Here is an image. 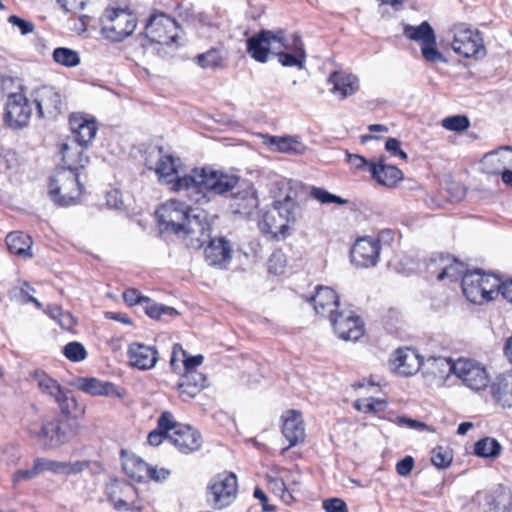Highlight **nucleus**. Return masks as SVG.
<instances>
[{"instance_id": "f257e3e1", "label": "nucleus", "mask_w": 512, "mask_h": 512, "mask_svg": "<svg viewBox=\"0 0 512 512\" xmlns=\"http://www.w3.org/2000/svg\"><path fill=\"white\" fill-rule=\"evenodd\" d=\"M164 230L182 239L186 247L198 250L205 247V261L209 266L225 268L231 259V246L224 238H211V226L207 213L193 208L181 199H171L158 210Z\"/></svg>"}, {"instance_id": "f03ea898", "label": "nucleus", "mask_w": 512, "mask_h": 512, "mask_svg": "<svg viewBox=\"0 0 512 512\" xmlns=\"http://www.w3.org/2000/svg\"><path fill=\"white\" fill-rule=\"evenodd\" d=\"M239 178L208 168L194 169L192 175L177 177L173 190L187 197L191 202L201 203L207 200V193L223 195L236 188Z\"/></svg>"}, {"instance_id": "7ed1b4c3", "label": "nucleus", "mask_w": 512, "mask_h": 512, "mask_svg": "<svg viewBox=\"0 0 512 512\" xmlns=\"http://www.w3.org/2000/svg\"><path fill=\"white\" fill-rule=\"evenodd\" d=\"M273 188L276 197L273 207L279 218L290 228L302 214L301 200L305 187L298 181L281 178L273 183Z\"/></svg>"}, {"instance_id": "20e7f679", "label": "nucleus", "mask_w": 512, "mask_h": 512, "mask_svg": "<svg viewBox=\"0 0 512 512\" xmlns=\"http://www.w3.org/2000/svg\"><path fill=\"white\" fill-rule=\"evenodd\" d=\"M102 36L112 42H121L132 35L137 27V18L127 8L107 7L100 19Z\"/></svg>"}, {"instance_id": "39448f33", "label": "nucleus", "mask_w": 512, "mask_h": 512, "mask_svg": "<svg viewBox=\"0 0 512 512\" xmlns=\"http://www.w3.org/2000/svg\"><path fill=\"white\" fill-rule=\"evenodd\" d=\"M83 192L80 173L57 168L49 179L48 195L58 206L75 204Z\"/></svg>"}, {"instance_id": "423d86ee", "label": "nucleus", "mask_w": 512, "mask_h": 512, "mask_svg": "<svg viewBox=\"0 0 512 512\" xmlns=\"http://www.w3.org/2000/svg\"><path fill=\"white\" fill-rule=\"evenodd\" d=\"M237 477L232 472L214 476L207 486V501L215 509L229 506L237 496Z\"/></svg>"}, {"instance_id": "0eeeda50", "label": "nucleus", "mask_w": 512, "mask_h": 512, "mask_svg": "<svg viewBox=\"0 0 512 512\" xmlns=\"http://www.w3.org/2000/svg\"><path fill=\"white\" fill-rule=\"evenodd\" d=\"M177 22L163 12L155 11L147 19L144 35L151 42L158 45H170L178 37Z\"/></svg>"}, {"instance_id": "6e6552de", "label": "nucleus", "mask_w": 512, "mask_h": 512, "mask_svg": "<svg viewBox=\"0 0 512 512\" xmlns=\"http://www.w3.org/2000/svg\"><path fill=\"white\" fill-rule=\"evenodd\" d=\"M284 32L262 30L247 40V52L257 62L265 63L269 54L283 49Z\"/></svg>"}, {"instance_id": "1a4fd4ad", "label": "nucleus", "mask_w": 512, "mask_h": 512, "mask_svg": "<svg viewBox=\"0 0 512 512\" xmlns=\"http://www.w3.org/2000/svg\"><path fill=\"white\" fill-rule=\"evenodd\" d=\"M404 35L421 44V53L428 62H445L444 56L436 49V37L433 28L427 21L418 26L405 25Z\"/></svg>"}, {"instance_id": "9d476101", "label": "nucleus", "mask_w": 512, "mask_h": 512, "mask_svg": "<svg viewBox=\"0 0 512 512\" xmlns=\"http://www.w3.org/2000/svg\"><path fill=\"white\" fill-rule=\"evenodd\" d=\"M453 50L466 58L482 57L485 55L483 39L478 31H473L465 24L453 28Z\"/></svg>"}, {"instance_id": "9b49d317", "label": "nucleus", "mask_w": 512, "mask_h": 512, "mask_svg": "<svg viewBox=\"0 0 512 512\" xmlns=\"http://www.w3.org/2000/svg\"><path fill=\"white\" fill-rule=\"evenodd\" d=\"M454 375L474 391L487 387L490 379L484 366L472 359L459 358L455 361Z\"/></svg>"}, {"instance_id": "f8f14e48", "label": "nucleus", "mask_w": 512, "mask_h": 512, "mask_svg": "<svg viewBox=\"0 0 512 512\" xmlns=\"http://www.w3.org/2000/svg\"><path fill=\"white\" fill-rule=\"evenodd\" d=\"M73 436L72 426L67 419L54 418L44 423L36 434L45 448L55 449L67 443Z\"/></svg>"}, {"instance_id": "ddd939ff", "label": "nucleus", "mask_w": 512, "mask_h": 512, "mask_svg": "<svg viewBox=\"0 0 512 512\" xmlns=\"http://www.w3.org/2000/svg\"><path fill=\"white\" fill-rule=\"evenodd\" d=\"M32 108L28 99L22 93H12L8 96L4 121L12 129H21L28 125Z\"/></svg>"}, {"instance_id": "4468645a", "label": "nucleus", "mask_w": 512, "mask_h": 512, "mask_svg": "<svg viewBox=\"0 0 512 512\" xmlns=\"http://www.w3.org/2000/svg\"><path fill=\"white\" fill-rule=\"evenodd\" d=\"M455 361L446 357H429L422 363V374L430 387H442L454 374Z\"/></svg>"}, {"instance_id": "2eb2a0df", "label": "nucleus", "mask_w": 512, "mask_h": 512, "mask_svg": "<svg viewBox=\"0 0 512 512\" xmlns=\"http://www.w3.org/2000/svg\"><path fill=\"white\" fill-rule=\"evenodd\" d=\"M380 250L381 245L378 239L369 236L359 238L351 248V262L361 268L376 266Z\"/></svg>"}, {"instance_id": "dca6fc26", "label": "nucleus", "mask_w": 512, "mask_h": 512, "mask_svg": "<svg viewBox=\"0 0 512 512\" xmlns=\"http://www.w3.org/2000/svg\"><path fill=\"white\" fill-rule=\"evenodd\" d=\"M331 325L340 339L356 341L364 333L361 319L352 311H340L331 315Z\"/></svg>"}, {"instance_id": "f3484780", "label": "nucleus", "mask_w": 512, "mask_h": 512, "mask_svg": "<svg viewBox=\"0 0 512 512\" xmlns=\"http://www.w3.org/2000/svg\"><path fill=\"white\" fill-rule=\"evenodd\" d=\"M170 443L181 453L189 454L201 447L200 433L188 425L176 423L172 418Z\"/></svg>"}, {"instance_id": "a211bd4d", "label": "nucleus", "mask_w": 512, "mask_h": 512, "mask_svg": "<svg viewBox=\"0 0 512 512\" xmlns=\"http://www.w3.org/2000/svg\"><path fill=\"white\" fill-rule=\"evenodd\" d=\"M37 114L40 118H55L61 113L60 94L51 86H43L34 93Z\"/></svg>"}, {"instance_id": "6ab92c4d", "label": "nucleus", "mask_w": 512, "mask_h": 512, "mask_svg": "<svg viewBox=\"0 0 512 512\" xmlns=\"http://www.w3.org/2000/svg\"><path fill=\"white\" fill-rule=\"evenodd\" d=\"M278 61L285 67L304 68L306 53L303 42L298 34H293L290 39L284 37L283 49L275 51Z\"/></svg>"}, {"instance_id": "aec40b11", "label": "nucleus", "mask_w": 512, "mask_h": 512, "mask_svg": "<svg viewBox=\"0 0 512 512\" xmlns=\"http://www.w3.org/2000/svg\"><path fill=\"white\" fill-rule=\"evenodd\" d=\"M131 366L139 370H150L158 361V351L154 346L133 342L127 350Z\"/></svg>"}, {"instance_id": "412c9836", "label": "nucleus", "mask_w": 512, "mask_h": 512, "mask_svg": "<svg viewBox=\"0 0 512 512\" xmlns=\"http://www.w3.org/2000/svg\"><path fill=\"white\" fill-rule=\"evenodd\" d=\"M430 269L432 272H435L436 269L440 270L437 275V280L439 281L444 279L457 281L460 278L462 279L464 274L468 273L463 263L443 254L431 259Z\"/></svg>"}, {"instance_id": "4be33fe9", "label": "nucleus", "mask_w": 512, "mask_h": 512, "mask_svg": "<svg viewBox=\"0 0 512 512\" xmlns=\"http://www.w3.org/2000/svg\"><path fill=\"white\" fill-rule=\"evenodd\" d=\"M69 125L73 142L81 147L88 146L96 136L97 126L94 120H88L81 115H71Z\"/></svg>"}, {"instance_id": "5701e85b", "label": "nucleus", "mask_w": 512, "mask_h": 512, "mask_svg": "<svg viewBox=\"0 0 512 512\" xmlns=\"http://www.w3.org/2000/svg\"><path fill=\"white\" fill-rule=\"evenodd\" d=\"M106 494L116 510L128 509V501L136 494L135 487L124 480H111L106 486Z\"/></svg>"}, {"instance_id": "b1692460", "label": "nucleus", "mask_w": 512, "mask_h": 512, "mask_svg": "<svg viewBox=\"0 0 512 512\" xmlns=\"http://www.w3.org/2000/svg\"><path fill=\"white\" fill-rule=\"evenodd\" d=\"M483 166L487 173L501 174L512 170V147L503 146L487 153L483 158Z\"/></svg>"}, {"instance_id": "393cba45", "label": "nucleus", "mask_w": 512, "mask_h": 512, "mask_svg": "<svg viewBox=\"0 0 512 512\" xmlns=\"http://www.w3.org/2000/svg\"><path fill=\"white\" fill-rule=\"evenodd\" d=\"M392 363L398 374L410 376L422 367L423 360H421L415 350L399 348L393 354Z\"/></svg>"}, {"instance_id": "a878e982", "label": "nucleus", "mask_w": 512, "mask_h": 512, "mask_svg": "<svg viewBox=\"0 0 512 512\" xmlns=\"http://www.w3.org/2000/svg\"><path fill=\"white\" fill-rule=\"evenodd\" d=\"M258 206V198L251 187H246L233 193L230 198L229 207L233 214L249 216Z\"/></svg>"}, {"instance_id": "bb28decb", "label": "nucleus", "mask_w": 512, "mask_h": 512, "mask_svg": "<svg viewBox=\"0 0 512 512\" xmlns=\"http://www.w3.org/2000/svg\"><path fill=\"white\" fill-rule=\"evenodd\" d=\"M77 387L84 393L92 396H115L119 398L123 396V393L115 384L94 377L78 378Z\"/></svg>"}, {"instance_id": "cd10ccee", "label": "nucleus", "mask_w": 512, "mask_h": 512, "mask_svg": "<svg viewBox=\"0 0 512 512\" xmlns=\"http://www.w3.org/2000/svg\"><path fill=\"white\" fill-rule=\"evenodd\" d=\"M311 301L314 310L319 315L324 317L329 316V318H331V315L338 312L335 310L339 305L338 296L336 292L329 287H317L315 294L311 297Z\"/></svg>"}, {"instance_id": "c85d7f7f", "label": "nucleus", "mask_w": 512, "mask_h": 512, "mask_svg": "<svg viewBox=\"0 0 512 512\" xmlns=\"http://www.w3.org/2000/svg\"><path fill=\"white\" fill-rule=\"evenodd\" d=\"M282 434L289 442V447L304 440L305 428L299 412L290 410L283 416Z\"/></svg>"}, {"instance_id": "c756f323", "label": "nucleus", "mask_w": 512, "mask_h": 512, "mask_svg": "<svg viewBox=\"0 0 512 512\" xmlns=\"http://www.w3.org/2000/svg\"><path fill=\"white\" fill-rule=\"evenodd\" d=\"M258 226L262 233L270 234L278 240L285 239L290 234L288 224L279 218L274 207L262 214Z\"/></svg>"}, {"instance_id": "7c9ffc66", "label": "nucleus", "mask_w": 512, "mask_h": 512, "mask_svg": "<svg viewBox=\"0 0 512 512\" xmlns=\"http://www.w3.org/2000/svg\"><path fill=\"white\" fill-rule=\"evenodd\" d=\"M207 385V378L197 370L184 372L177 388L184 401L195 397Z\"/></svg>"}, {"instance_id": "2f4dec72", "label": "nucleus", "mask_w": 512, "mask_h": 512, "mask_svg": "<svg viewBox=\"0 0 512 512\" xmlns=\"http://www.w3.org/2000/svg\"><path fill=\"white\" fill-rule=\"evenodd\" d=\"M61 154L63 166L59 167L60 169L79 172L80 169L85 168L89 163V157L85 155L84 147L79 146L75 142L72 144H63Z\"/></svg>"}, {"instance_id": "473e14b6", "label": "nucleus", "mask_w": 512, "mask_h": 512, "mask_svg": "<svg viewBox=\"0 0 512 512\" xmlns=\"http://www.w3.org/2000/svg\"><path fill=\"white\" fill-rule=\"evenodd\" d=\"M369 172L379 184L391 187L402 179V171L394 165H386L381 159L378 163L369 165Z\"/></svg>"}, {"instance_id": "72a5a7b5", "label": "nucleus", "mask_w": 512, "mask_h": 512, "mask_svg": "<svg viewBox=\"0 0 512 512\" xmlns=\"http://www.w3.org/2000/svg\"><path fill=\"white\" fill-rule=\"evenodd\" d=\"M329 82L333 85L332 92L341 99L353 95L359 88L358 78L344 72H333Z\"/></svg>"}, {"instance_id": "f704fd0d", "label": "nucleus", "mask_w": 512, "mask_h": 512, "mask_svg": "<svg viewBox=\"0 0 512 512\" xmlns=\"http://www.w3.org/2000/svg\"><path fill=\"white\" fill-rule=\"evenodd\" d=\"M481 272L479 270L470 271L463 275L462 278V291L464 296L471 303L482 304L484 303V296L482 294Z\"/></svg>"}, {"instance_id": "c9c22d12", "label": "nucleus", "mask_w": 512, "mask_h": 512, "mask_svg": "<svg viewBox=\"0 0 512 512\" xmlns=\"http://www.w3.org/2000/svg\"><path fill=\"white\" fill-rule=\"evenodd\" d=\"M32 244L31 237L19 231L11 232L6 236V245L11 254L31 258Z\"/></svg>"}, {"instance_id": "e433bc0d", "label": "nucleus", "mask_w": 512, "mask_h": 512, "mask_svg": "<svg viewBox=\"0 0 512 512\" xmlns=\"http://www.w3.org/2000/svg\"><path fill=\"white\" fill-rule=\"evenodd\" d=\"M266 143L279 152L292 155L303 154L306 150V146L292 136H268Z\"/></svg>"}, {"instance_id": "4c0bfd02", "label": "nucleus", "mask_w": 512, "mask_h": 512, "mask_svg": "<svg viewBox=\"0 0 512 512\" xmlns=\"http://www.w3.org/2000/svg\"><path fill=\"white\" fill-rule=\"evenodd\" d=\"M492 394L503 407H512V373L496 379L492 385Z\"/></svg>"}, {"instance_id": "58836bf2", "label": "nucleus", "mask_w": 512, "mask_h": 512, "mask_svg": "<svg viewBox=\"0 0 512 512\" xmlns=\"http://www.w3.org/2000/svg\"><path fill=\"white\" fill-rule=\"evenodd\" d=\"M123 469L127 476L138 482L148 480L149 473L155 472L152 470V466L135 456L123 462Z\"/></svg>"}, {"instance_id": "ea45409f", "label": "nucleus", "mask_w": 512, "mask_h": 512, "mask_svg": "<svg viewBox=\"0 0 512 512\" xmlns=\"http://www.w3.org/2000/svg\"><path fill=\"white\" fill-rule=\"evenodd\" d=\"M172 414L163 412L158 419L157 428L148 434V443L152 446H158L164 439L170 441Z\"/></svg>"}, {"instance_id": "a19ab883", "label": "nucleus", "mask_w": 512, "mask_h": 512, "mask_svg": "<svg viewBox=\"0 0 512 512\" xmlns=\"http://www.w3.org/2000/svg\"><path fill=\"white\" fill-rule=\"evenodd\" d=\"M145 313L152 319L168 320L178 315L175 308L156 303L155 301L147 298L142 306Z\"/></svg>"}, {"instance_id": "79ce46f5", "label": "nucleus", "mask_w": 512, "mask_h": 512, "mask_svg": "<svg viewBox=\"0 0 512 512\" xmlns=\"http://www.w3.org/2000/svg\"><path fill=\"white\" fill-rule=\"evenodd\" d=\"M501 452L500 443L490 437L480 439L475 443L474 453L483 458H496Z\"/></svg>"}, {"instance_id": "37998d69", "label": "nucleus", "mask_w": 512, "mask_h": 512, "mask_svg": "<svg viewBox=\"0 0 512 512\" xmlns=\"http://www.w3.org/2000/svg\"><path fill=\"white\" fill-rule=\"evenodd\" d=\"M55 402L58 404L61 412L66 416L77 417L78 414L83 413V408L78 406L72 392L68 389H65Z\"/></svg>"}, {"instance_id": "c03bdc74", "label": "nucleus", "mask_w": 512, "mask_h": 512, "mask_svg": "<svg viewBox=\"0 0 512 512\" xmlns=\"http://www.w3.org/2000/svg\"><path fill=\"white\" fill-rule=\"evenodd\" d=\"M482 294L484 302L494 299L495 295L502 293L503 282L495 275L481 273Z\"/></svg>"}, {"instance_id": "a18cd8bd", "label": "nucleus", "mask_w": 512, "mask_h": 512, "mask_svg": "<svg viewBox=\"0 0 512 512\" xmlns=\"http://www.w3.org/2000/svg\"><path fill=\"white\" fill-rule=\"evenodd\" d=\"M36 380L42 393L48 394L54 400L65 390L60 384L45 373L37 374Z\"/></svg>"}, {"instance_id": "49530a36", "label": "nucleus", "mask_w": 512, "mask_h": 512, "mask_svg": "<svg viewBox=\"0 0 512 512\" xmlns=\"http://www.w3.org/2000/svg\"><path fill=\"white\" fill-rule=\"evenodd\" d=\"M53 59L56 63L66 67H75L80 62L78 53L66 47L56 48L53 51Z\"/></svg>"}, {"instance_id": "de8ad7c7", "label": "nucleus", "mask_w": 512, "mask_h": 512, "mask_svg": "<svg viewBox=\"0 0 512 512\" xmlns=\"http://www.w3.org/2000/svg\"><path fill=\"white\" fill-rule=\"evenodd\" d=\"M176 161L178 159L174 158L171 155L164 154L161 162L157 165L155 169V173L158 175L160 179H164L167 182H171L169 178L174 174H177Z\"/></svg>"}, {"instance_id": "09e8293b", "label": "nucleus", "mask_w": 512, "mask_h": 512, "mask_svg": "<svg viewBox=\"0 0 512 512\" xmlns=\"http://www.w3.org/2000/svg\"><path fill=\"white\" fill-rule=\"evenodd\" d=\"M310 195L314 199L318 200L321 204L335 203L337 205H346L348 203L347 199L334 195L320 187H311Z\"/></svg>"}, {"instance_id": "8fccbe9b", "label": "nucleus", "mask_w": 512, "mask_h": 512, "mask_svg": "<svg viewBox=\"0 0 512 512\" xmlns=\"http://www.w3.org/2000/svg\"><path fill=\"white\" fill-rule=\"evenodd\" d=\"M63 354L73 362H80L87 357L85 347L80 342H69L63 348Z\"/></svg>"}, {"instance_id": "3c124183", "label": "nucleus", "mask_w": 512, "mask_h": 512, "mask_svg": "<svg viewBox=\"0 0 512 512\" xmlns=\"http://www.w3.org/2000/svg\"><path fill=\"white\" fill-rule=\"evenodd\" d=\"M34 291V288H32L27 282H24L22 287L15 289L12 292V296L21 304L33 303L37 308H41L42 304L30 294V292Z\"/></svg>"}, {"instance_id": "603ef678", "label": "nucleus", "mask_w": 512, "mask_h": 512, "mask_svg": "<svg viewBox=\"0 0 512 512\" xmlns=\"http://www.w3.org/2000/svg\"><path fill=\"white\" fill-rule=\"evenodd\" d=\"M198 64L203 68H216L222 62V56L217 49H210L197 56Z\"/></svg>"}, {"instance_id": "864d4df0", "label": "nucleus", "mask_w": 512, "mask_h": 512, "mask_svg": "<svg viewBox=\"0 0 512 512\" xmlns=\"http://www.w3.org/2000/svg\"><path fill=\"white\" fill-rule=\"evenodd\" d=\"M452 461V454L448 449L441 446L434 448L431 452V462L437 468H446Z\"/></svg>"}, {"instance_id": "5fc2aeb1", "label": "nucleus", "mask_w": 512, "mask_h": 512, "mask_svg": "<svg viewBox=\"0 0 512 512\" xmlns=\"http://www.w3.org/2000/svg\"><path fill=\"white\" fill-rule=\"evenodd\" d=\"M470 125L468 117L464 115H455L442 120V126L450 131H463Z\"/></svg>"}, {"instance_id": "6e6d98bb", "label": "nucleus", "mask_w": 512, "mask_h": 512, "mask_svg": "<svg viewBox=\"0 0 512 512\" xmlns=\"http://www.w3.org/2000/svg\"><path fill=\"white\" fill-rule=\"evenodd\" d=\"M90 465L89 461L78 460L75 462H61V473L60 475H77L87 469Z\"/></svg>"}, {"instance_id": "4d7b16f0", "label": "nucleus", "mask_w": 512, "mask_h": 512, "mask_svg": "<svg viewBox=\"0 0 512 512\" xmlns=\"http://www.w3.org/2000/svg\"><path fill=\"white\" fill-rule=\"evenodd\" d=\"M385 401L376 398H366L363 400H358L355 404L357 410L362 411L364 413L376 412L382 409L385 406Z\"/></svg>"}, {"instance_id": "13d9d810", "label": "nucleus", "mask_w": 512, "mask_h": 512, "mask_svg": "<svg viewBox=\"0 0 512 512\" xmlns=\"http://www.w3.org/2000/svg\"><path fill=\"white\" fill-rule=\"evenodd\" d=\"M145 155L146 167L149 170L155 171L157 165L159 164V162H161V159L164 155V150L162 147L153 146L146 150Z\"/></svg>"}, {"instance_id": "bf43d9fd", "label": "nucleus", "mask_w": 512, "mask_h": 512, "mask_svg": "<svg viewBox=\"0 0 512 512\" xmlns=\"http://www.w3.org/2000/svg\"><path fill=\"white\" fill-rule=\"evenodd\" d=\"M34 461L39 474L43 473L44 471H50L57 475H60L61 473L62 461H54L46 458H37Z\"/></svg>"}, {"instance_id": "052dcab7", "label": "nucleus", "mask_w": 512, "mask_h": 512, "mask_svg": "<svg viewBox=\"0 0 512 512\" xmlns=\"http://www.w3.org/2000/svg\"><path fill=\"white\" fill-rule=\"evenodd\" d=\"M8 22L14 27H17L22 35H26L34 31V24L32 22L20 18L17 15L9 16Z\"/></svg>"}, {"instance_id": "680f3d73", "label": "nucleus", "mask_w": 512, "mask_h": 512, "mask_svg": "<svg viewBox=\"0 0 512 512\" xmlns=\"http://www.w3.org/2000/svg\"><path fill=\"white\" fill-rule=\"evenodd\" d=\"M148 297L143 296L137 289L130 288L123 292V299L129 306L144 305Z\"/></svg>"}, {"instance_id": "e2e57ef3", "label": "nucleus", "mask_w": 512, "mask_h": 512, "mask_svg": "<svg viewBox=\"0 0 512 512\" xmlns=\"http://www.w3.org/2000/svg\"><path fill=\"white\" fill-rule=\"evenodd\" d=\"M323 509L326 512H348L346 503L339 498L324 500Z\"/></svg>"}, {"instance_id": "0e129e2a", "label": "nucleus", "mask_w": 512, "mask_h": 512, "mask_svg": "<svg viewBox=\"0 0 512 512\" xmlns=\"http://www.w3.org/2000/svg\"><path fill=\"white\" fill-rule=\"evenodd\" d=\"M385 149L393 156H398L403 160H407L406 152L401 149V143L396 138H388L385 143Z\"/></svg>"}, {"instance_id": "69168bd1", "label": "nucleus", "mask_w": 512, "mask_h": 512, "mask_svg": "<svg viewBox=\"0 0 512 512\" xmlns=\"http://www.w3.org/2000/svg\"><path fill=\"white\" fill-rule=\"evenodd\" d=\"M346 160L351 166V168H353L356 171L364 170L367 167L369 168V165L371 164L368 163V161L364 157L358 154H351L348 152H346Z\"/></svg>"}, {"instance_id": "338daca9", "label": "nucleus", "mask_w": 512, "mask_h": 512, "mask_svg": "<svg viewBox=\"0 0 512 512\" xmlns=\"http://www.w3.org/2000/svg\"><path fill=\"white\" fill-rule=\"evenodd\" d=\"M39 475L38 470L36 469L35 462L33 463V467L31 469H25V470H18L13 475V483L16 485L17 483L21 481H27L35 478Z\"/></svg>"}, {"instance_id": "774afa93", "label": "nucleus", "mask_w": 512, "mask_h": 512, "mask_svg": "<svg viewBox=\"0 0 512 512\" xmlns=\"http://www.w3.org/2000/svg\"><path fill=\"white\" fill-rule=\"evenodd\" d=\"M269 271L274 274H279L285 265L284 255L278 251L274 252L269 259Z\"/></svg>"}]
</instances>
